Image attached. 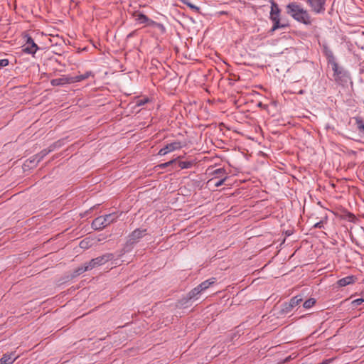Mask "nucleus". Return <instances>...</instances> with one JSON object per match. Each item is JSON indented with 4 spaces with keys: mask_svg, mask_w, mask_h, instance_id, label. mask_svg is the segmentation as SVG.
Listing matches in <instances>:
<instances>
[{
    "mask_svg": "<svg viewBox=\"0 0 364 364\" xmlns=\"http://www.w3.org/2000/svg\"><path fill=\"white\" fill-rule=\"evenodd\" d=\"M225 173V171L224 168H217L215 169L214 171H213V174L216 175V176H223L224 174Z\"/></svg>",
    "mask_w": 364,
    "mask_h": 364,
    "instance_id": "nucleus-28",
    "label": "nucleus"
},
{
    "mask_svg": "<svg viewBox=\"0 0 364 364\" xmlns=\"http://www.w3.org/2000/svg\"><path fill=\"white\" fill-rule=\"evenodd\" d=\"M315 14H323L326 11V0H303Z\"/></svg>",
    "mask_w": 364,
    "mask_h": 364,
    "instance_id": "nucleus-6",
    "label": "nucleus"
},
{
    "mask_svg": "<svg viewBox=\"0 0 364 364\" xmlns=\"http://www.w3.org/2000/svg\"><path fill=\"white\" fill-rule=\"evenodd\" d=\"M182 147L181 143L180 141H174L170 144H168L164 147L161 148L159 151V154L161 156H164L167 154L169 152H171L173 151L179 149Z\"/></svg>",
    "mask_w": 364,
    "mask_h": 364,
    "instance_id": "nucleus-8",
    "label": "nucleus"
},
{
    "mask_svg": "<svg viewBox=\"0 0 364 364\" xmlns=\"http://www.w3.org/2000/svg\"><path fill=\"white\" fill-rule=\"evenodd\" d=\"M271 4V11H270V20H273L274 18H280V13L281 10L279 8L278 4L274 1V0H270Z\"/></svg>",
    "mask_w": 364,
    "mask_h": 364,
    "instance_id": "nucleus-10",
    "label": "nucleus"
},
{
    "mask_svg": "<svg viewBox=\"0 0 364 364\" xmlns=\"http://www.w3.org/2000/svg\"><path fill=\"white\" fill-rule=\"evenodd\" d=\"M216 282V279L215 277L210 278L203 282H201L197 287L199 288L200 291L203 293L207 289H208L211 285L214 284Z\"/></svg>",
    "mask_w": 364,
    "mask_h": 364,
    "instance_id": "nucleus-13",
    "label": "nucleus"
},
{
    "mask_svg": "<svg viewBox=\"0 0 364 364\" xmlns=\"http://www.w3.org/2000/svg\"><path fill=\"white\" fill-rule=\"evenodd\" d=\"M181 1L183 4H186L187 6H188L191 10H193V11H195L196 13H200V9L198 6H196V5H194V4H193L190 1V0H181Z\"/></svg>",
    "mask_w": 364,
    "mask_h": 364,
    "instance_id": "nucleus-22",
    "label": "nucleus"
},
{
    "mask_svg": "<svg viewBox=\"0 0 364 364\" xmlns=\"http://www.w3.org/2000/svg\"><path fill=\"white\" fill-rule=\"evenodd\" d=\"M119 215L117 213H112L96 218L92 223V228L95 230H100L114 223Z\"/></svg>",
    "mask_w": 364,
    "mask_h": 364,
    "instance_id": "nucleus-3",
    "label": "nucleus"
},
{
    "mask_svg": "<svg viewBox=\"0 0 364 364\" xmlns=\"http://www.w3.org/2000/svg\"><path fill=\"white\" fill-rule=\"evenodd\" d=\"M87 243L85 240L81 241L80 243V246L82 248H86L87 247Z\"/></svg>",
    "mask_w": 364,
    "mask_h": 364,
    "instance_id": "nucleus-33",
    "label": "nucleus"
},
{
    "mask_svg": "<svg viewBox=\"0 0 364 364\" xmlns=\"http://www.w3.org/2000/svg\"><path fill=\"white\" fill-rule=\"evenodd\" d=\"M226 179H227V177H224L223 178L219 179L218 181H216V178H212L209 181V182H210V183L214 182V186L215 187H219L224 183V182L226 181Z\"/></svg>",
    "mask_w": 364,
    "mask_h": 364,
    "instance_id": "nucleus-25",
    "label": "nucleus"
},
{
    "mask_svg": "<svg viewBox=\"0 0 364 364\" xmlns=\"http://www.w3.org/2000/svg\"><path fill=\"white\" fill-rule=\"evenodd\" d=\"M91 75H92V73L91 71H86L84 74L77 75L72 77L71 81L72 82H80L85 79H87Z\"/></svg>",
    "mask_w": 364,
    "mask_h": 364,
    "instance_id": "nucleus-18",
    "label": "nucleus"
},
{
    "mask_svg": "<svg viewBox=\"0 0 364 364\" xmlns=\"http://www.w3.org/2000/svg\"><path fill=\"white\" fill-rule=\"evenodd\" d=\"M71 78L69 77H59L53 79L50 82L51 85L53 86H59L63 85L67 83H71Z\"/></svg>",
    "mask_w": 364,
    "mask_h": 364,
    "instance_id": "nucleus-16",
    "label": "nucleus"
},
{
    "mask_svg": "<svg viewBox=\"0 0 364 364\" xmlns=\"http://www.w3.org/2000/svg\"><path fill=\"white\" fill-rule=\"evenodd\" d=\"M16 357H14V353H6L0 359V364H12L16 360Z\"/></svg>",
    "mask_w": 364,
    "mask_h": 364,
    "instance_id": "nucleus-14",
    "label": "nucleus"
},
{
    "mask_svg": "<svg viewBox=\"0 0 364 364\" xmlns=\"http://www.w3.org/2000/svg\"><path fill=\"white\" fill-rule=\"evenodd\" d=\"M363 303H364V294H362L360 298H358L351 302L353 307H357Z\"/></svg>",
    "mask_w": 364,
    "mask_h": 364,
    "instance_id": "nucleus-27",
    "label": "nucleus"
},
{
    "mask_svg": "<svg viewBox=\"0 0 364 364\" xmlns=\"http://www.w3.org/2000/svg\"><path fill=\"white\" fill-rule=\"evenodd\" d=\"M201 294L202 292L200 291L199 288L198 287H196L188 293L186 299L187 301H196L200 298Z\"/></svg>",
    "mask_w": 364,
    "mask_h": 364,
    "instance_id": "nucleus-11",
    "label": "nucleus"
},
{
    "mask_svg": "<svg viewBox=\"0 0 364 364\" xmlns=\"http://www.w3.org/2000/svg\"><path fill=\"white\" fill-rule=\"evenodd\" d=\"M174 161L173 160H171V161H169L168 162H166V163H164L160 165V167L161 168H166V167H168V166H170L171 164H173Z\"/></svg>",
    "mask_w": 364,
    "mask_h": 364,
    "instance_id": "nucleus-31",
    "label": "nucleus"
},
{
    "mask_svg": "<svg viewBox=\"0 0 364 364\" xmlns=\"http://www.w3.org/2000/svg\"><path fill=\"white\" fill-rule=\"evenodd\" d=\"M286 9L287 14L296 21L306 26L312 24L314 18L309 11L304 9L301 4L295 1L290 2L287 5Z\"/></svg>",
    "mask_w": 364,
    "mask_h": 364,
    "instance_id": "nucleus-1",
    "label": "nucleus"
},
{
    "mask_svg": "<svg viewBox=\"0 0 364 364\" xmlns=\"http://www.w3.org/2000/svg\"><path fill=\"white\" fill-rule=\"evenodd\" d=\"M114 257L112 253H106L102 256L91 259L89 262L84 264L82 267H78L76 270L77 274H81L86 271L91 270L93 268L101 266L107 262L113 259Z\"/></svg>",
    "mask_w": 364,
    "mask_h": 364,
    "instance_id": "nucleus-2",
    "label": "nucleus"
},
{
    "mask_svg": "<svg viewBox=\"0 0 364 364\" xmlns=\"http://www.w3.org/2000/svg\"><path fill=\"white\" fill-rule=\"evenodd\" d=\"M269 1L270 2V0H269Z\"/></svg>",
    "mask_w": 364,
    "mask_h": 364,
    "instance_id": "nucleus-36",
    "label": "nucleus"
},
{
    "mask_svg": "<svg viewBox=\"0 0 364 364\" xmlns=\"http://www.w3.org/2000/svg\"><path fill=\"white\" fill-rule=\"evenodd\" d=\"M330 362H331V360H325L322 363H321L320 364H329Z\"/></svg>",
    "mask_w": 364,
    "mask_h": 364,
    "instance_id": "nucleus-34",
    "label": "nucleus"
},
{
    "mask_svg": "<svg viewBox=\"0 0 364 364\" xmlns=\"http://www.w3.org/2000/svg\"><path fill=\"white\" fill-rule=\"evenodd\" d=\"M26 45H30V44H32L33 43H35L33 39L31 36H26Z\"/></svg>",
    "mask_w": 364,
    "mask_h": 364,
    "instance_id": "nucleus-30",
    "label": "nucleus"
},
{
    "mask_svg": "<svg viewBox=\"0 0 364 364\" xmlns=\"http://www.w3.org/2000/svg\"><path fill=\"white\" fill-rule=\"evenodd\" d=\"M303 301V298L301 295H296L292 297L289 301L285 302L281 305L279 314L281 316H285L290 312L296 306H298Z\"/></svg>",
    "mask_w": 364,
    "mask_h": 364,
    "instance_id": "nucleus-4",
    "label": "nucleus"
},
{
    "mask_svg": "<svg viewBox=\"0 0 364 364\" xmlns=\"http://www.w3.org/2000/svg\"><path fill=\"white\" fill-rule=\"evenodd\" d=\"M134 16L135 21L139 24H146V21H149V18L141 13H137Z\"/></svg>",
    "mask_w": 364,
    "mask_h": 364,
    "instance_id": "nucleus-19",
    "label": "nucleus"
},
{
    "mask_svg": "<svg viewBox=\"0 0 364 364\" xmlns=\"http://www.w3.org/2000/svg\"><path fill=\"white\" fill-rule=\"evenodd\" d=\"M356 128L360 133H364V121L361 117H355Z\"/></svg>",
    "mask_w": 364,
    "mask_h": 364,
    "instance_id": "nucleus-21",
    "label": "nucleus"
},
{
    "mask_svg": "<svg viewBox=\"0 0 364 364\" xmlns=\"http://www.w3.org/2000/svg\"><path fill=\"white\" fill-rule=\"evenodd\" d=\"M314 227L315 228H322L323 227V221H319V222L316 223L314 225Z\"/></svg>",
    "mask_w": 364,
    "mask_h": 364,
    "instance_id": "nucleus-32",
    "label": "nucleus"
},
{
    "mask_svg": "<svg viewBox=\"0 0 364 364\" xmlns=\"http://www.w3.org/2000/svg\"><path fill=\"white\" fill-rule=\"evenodd\" d=\"M316 304V299L314 298H310L307 300H306L303 306L306 309H311L314 304Z\"/></svg>",
    "mask_w": 364,
    "mask_h": 364,
    "instance_id": "nucleus-23",
    "label": "nucleus"
},
{
    "mask_svg": "<svg viewBox=\"0 0 364 364\" xmlns=\"http://www.w3.org/2000/svg\"><path fill=\"white\" fill-rule=\"evenodd\" d=\"M331 68L333 71V77L335 81L338 84H343L347 82L349 79V75L347 71H346L342 67H340L337 62L333 63L331 65Z\"/></svg>",
    "mask_w": 364,
    "mask_h": 364,
    "instance_id": "nucleus-5",
    "label": "nucleus"
},
{
    "mask_svg": "<svg viewBox=\"0 0 364 364\" xmlns=\"http://www.w3.org/2000/svg\"><path fill=\"white\" fill-rule=\"evenodd\" d=\"M323 53L327 59L328 65H331L336 62L332 50L327 46H323Z\"/></svg>",
    "mask_w": 364,
    "mask_h": 364,
    "instance_id": "nucleus-12",
    "label": "nucleus"
},
{
    "mask_svg": "<svg viewBox=\"0 0 364 364\" xmlns=\"http://www.w3.org/2000/svg\"><path fill=\"white\" fill-rule=\"evenodd\" d=\"M277 29L276 28H274V26H272L271 30H270V32L271 33H273L274 31H275Z\"/></svg>",
    "mask_w": 364,
    "mask_h": 364,
    "instance_id": "nucleus-35",
    "label": "nucleus"
},
{
    "mask_svg": "<svg viewBox=\"0 0 364 364\" xmlns=\"http://www.w3.org/2000/svg\"><path fill=\"white\" fill-rule=\"evenodd\" d=\"M146 24L149 26L156 27L160 29L162 32H165L166 31L165 27L162 23L156 22L150 18H149V21H146Z\"/></svg>",
    "mask_w": 364,
    "mask_h": 364,
    "instance_id": "nucleus-20",
    "label": "nucleus"
},
{
    "mask_svg": "<svg viewBox=\"0 0 364 364\" xmlns=\"http://www.w3.org/2000/svg\"><path fill=\"white\" fill-rule=\"evenodd\" d=\"M146 229H136L129 235L128 243L133 245L139 242V240L146 235Z\"/></svg>",
    "mask_w": 364,
    "mask_h": 364,
    "instance_id": "nucleus-7",
    "label": "nucleus"
},
{
    "mask_svg": "<svg viewBox=\"0 0 364 364\" xmlns=\"http://www.w3.org/2000/svg\"><path fill=\"white\" fill-rule=\"evenodd\" d=\"M273 22V26L274 28H276L277 30L281 28H284L286 26L284 24H282L280 23V18H274L273 20H271Z\"/></svg>",
    "mask_w": 364,
    "mask_h": 364,
    "instance_id": "nucleus-26",
    "label": "nucleus"
},
{
    "mask_svg": "<svg viewBox=\"0 0 364 364\" xmlns=\"http://www.w3.org/2000/svg\"><path fill=\"white\" fill-rule=\"evenodd\" d=\"M9 63V61L8 59H1L0 60V68H4L7 66Z\"/></svg>",
    "mask_w": 364,
    "mask_h": 364,
    "instance_id": "nucleus-29",
    "label": "nucleus"
},
{
    "mask_svg": "<svg viewBox=\"0 0 364 364\" xmlns=\"http://www.w3.org/2000/svg\"><path fill=\"white\" fill-rule=\"evenodd\" d=\"M357 277L353 275L347 276L338 280L337 284L338 287H343L350 284L355 283Z\"/></svg>",
    "mask_w": 364,
    "mask_h": 364,
    "instance_id": "nucleus-9",
    "label": "nucleus"
},
{
    "mask_svg": "<svg viewBox=\"0 0 364 364\" xmlns=\"http://www.w3.org/2000/svg\"><path fill=\"white\" fill-rule=\"evenodd\" d=\"M193 165V162L191 161H180L178 164V166L181 169L190 168Z\"/></svg>",
    "mask_w": 364,
    "mask_h": 364,
    "instance_id": "nucleus-24",
    "label": "nucleus"
},
{
    "mask_svg": "<svg viewBox=\"0 0 364 364\" xmlns=\"http://www.w3.org/2000/svg\"><path fill=\"white\" fill-rule=\"evenodd\" d=\"M38 49V46L35 43H33L30 45L25 44L23 46L22 50L25 53L34 55Z\"/></svg>",
    "mask_w": 364,
    "mask_h": 364,
    "instance_id": "nucleus-15",
    "label": "nucleus"
},
{
    "mask_svg": "<svg viewBox=\"0 0 364 364\" xmlns=\"http://www.w3.org/2000/svg\"><path fill=\"white\" fill-rule=\"evenodd\" d=\"M50 151H47L44 149L41 151L39 154L33 156V159L30 160V163L33 164V166H35L41 160L43 159L44 156H46Z\"/></svg>",
    "mask_w": 364,
    "mask_h": 364,
    "instance_id": "nucleus-17",
    "label": "nucleus"
}]
</instances>
